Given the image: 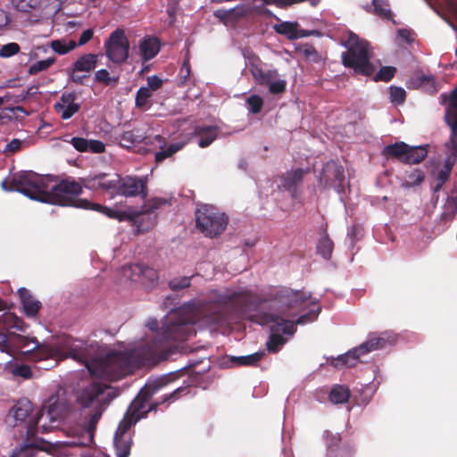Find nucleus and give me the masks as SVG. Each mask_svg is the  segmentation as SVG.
I'll return each instance as SVG.
<instances>
[{"instance_id":"1","label":"nucleus","mask_w":457,"mask_h":457,"mask_svg":"<svg viewBox=\"0 0 457 457\" xmlns=\"http://www.w3.org/2000/svg\"><path fill=\"white\" fill-rule=\"evenodd\" d=\"M311 294L303 290H293L288 287L270 291L263 297L250 290H240L232 293L216 294L204 307L205 317L214 325H224L235 322L255 311L262 303H270L274 312H264L259 316V323L268 325L274 323L281 327L285 335L293 336L296 332V325H305L317 320L321 307L299 315L306 307Z\"/></svg>"},{"instance_id":"2","label":"nucleus","mask_w":457,"mask_h":457,"mask_svg":"<svg viewBox=\"0 0 457 457\" xmlns=\"http://www.w3.org/2000/svg\"><path fill=\"white\" fill-rule=\"evenodd\" d=\"M195 335L194 324L186 317L175 313L163 322L161 334L151 345L130 352H112L102 359L86 363L92 376L108 381H117L129 374L133 368L152 366L166 360L169 343L186 341Z\"/></svg>"},{"instance_id":"3","label":"nucleus","mask_w":457,"mask_h":457,"mask_svg":"<svg viewBox=\"0 0 457 457\" xmlns=\"http://www.w3.org/2000/svg\"><path fill=\"white\" fill-rule=\"evenodd\" d=\"M52 182H56L54 176L23 170L4 179L2 182V187L5 191H17L32 200L45 204L90 209L119 221L131 219L127 212L114 210L100 204H93L86 199H75L76 196L82 194L83 187H85L80 180L78 182L74 179H65L54 185H51Z\"/></svg>"},{"instance_id":"4","label":"nucleus","mask_w":457,"mask_h":457,"mask_svg":"<svg viewBox=\"0 0 457 457\" xmlns=\"http://www.w3.org/2000/svg\"><path fill=\"white\" fill-rule=\"evenodd\" d=\"M82 185L89 190H101L108 195L111 199L117 195L129 197L140 196L146 198L148 195L147 179L137 176H120L118 174L111 177L109 174L100 172L94 176L80 178Z\"/></svg>"},{"instance_id":"5","label":"nucleus","mask_w":457,"mask_h":457,"mask_svg":"<svg viewBox=\"0 0 457 457\" xmlns=\"http://www.w3.org/2000/svg\"><path fill=\"white\" fill-rule=\"evenodd\" d=\"M72 403L64 394L51 395L37 413L36 421H29L27 428V444L32 448L44 449L46 442L37 437V432L47 433L59 427V424L71 411Z\"/></svg>"},{"instance_id":"6","label":"nucleus","mask_w":457,"mask_h":457,"mask_svg":"<svg viewBox=\"0 0 457 457\" xmlns=\"http://www.w3.org/2000/svg\"><path fill=\"white\" fill-rule=\"evenodd\" d=\"M170 382V379L169 377L163 376L146 383L136 399L131 403L126 415L118 426L115 436H129L127 432L130 427L142 417V414L145 412V404L150 401L155 393H157L163 386H167ZM185 391H187V387H179L175 389L172 393L165 395L162 397L161 403H163L169 400L178 399V395ZM159 404L160 403H151L146 412L150 411H155Z\"/></svg>"},{"instance_id":"7","label":"nucleus","mask_w":457,"mask_h":457,"mask_svg":"<svg viewBox=\"0 0 457 457\" xmlns=\"http://www.w3.org/2000/svg\"><path fill=\"white\" fill-rule=\"evenodd\" d=\"M344 46L346 51L341 54L343 65L353 70L356 75L373 76L377 66L370 61L372 53L369 42L351 33Z\"/></svg>"},{"instance_id":"8","label":"nucleus","mask_w":457,"mask_h":457,"mask_svg":"<svg viewBox=\"0 0 457 457\" xmlns=\"http://www.w3.org/2000/svg\"><path fill=\"white\" fill-rule=\"evenodd\" d=\"M35 343V348L37 349V354L42 359L62 356L71 357L81 363L88 362L87 360V344L86 342L71 337V336L60 337L53 345H41L37 341ZM33 350V348H32ZM29 351H31L29 349Z\"/></svg>"},{"instance_id":"9","label":"nucleus","mask_w":457,"mask_h":457,"mask_svg":"<svg viewBox=\"0 0 457 457\" xmlns=\"http://www.w3.org/2000/svg\"><path fill=\"white\" fill-rule=\"evenodd\" d=\"M196 228L205 236L215 237L226 229L228 218L216 207L204 204L195 211Z\"/></svg>"},{"instance_id":"10","label":"nucleus","mask_w":457,"mask_h":457,"mask_svg":"<svg viewBox=\"0 0 457 457\" xmlns=\"http://www.w3.org/2000/svg\"><path fill=\"white\" fill-rule=\"evenodd\" d=\"M382 154L386 160H397L404 164L420 163L428 156V149L425 146H411L400 141L384 147Z\"/></svg>"},{"instance_id":"11","label":"nucleus","mask_w":457,"mask_h":457,"mask_svg":"<svg viewBox=\"0 0 457 457\" xmlns=\"http://www.w3.org/2000/svg\"><path fill=\"white\" fill-rule=\"evenodd\" d=\"M105 55L115 64L124 63L129 56V42L122 29L113 30L104 44Z\"/></svg>"},{"instance_id":"12","label":"nucleus","mask_w":457,"mask_h":457,"mask_svg":"<svg viewBox=\"0 0 457 457\" xmlns=\"http://www.w3.org/2000/svg\"><path fill=\"white\" fill-rule=\"evenodd\" d=\"M387 340L382 337H371L360 346L348 351L346 353L339 355L332 361V364L337 368L353 367L358 362L361 355L370 352L386 347Z\"/></svg>"},{"instance_id":"13","label":"nucleus","mask_w":457,"mask_h":457,"mask_svg":"<svg viewBox=\"0 0 457 457\" xmlns=\"http://www.w3.org/2000/svg\"><path fill=\"white\" fill-rule=\"evenodd\" d=\"M445 122L451 129L449 141L445 146L453 153L457 152V88L453 89L450 95L449 105L445 112Z\"/></svg>"},{"instance_id":"14","label":"nucleus","mask_w":457,"mask_h":457,"mask_svg":"<svg viewBox=\"0 0 457 457\" xmlns=\"http://www.w3.org/2000/svg\"><path fill=\"white\" fill-rule=\"evenodd\" d=\"M320 180L326 186L334 187L337 192H342L345 181L344 168L334 161L328 162L322 169Z\"/></svg>"},{"instance_id":"15","label":"nucleus","mask_w":457,"mask_h":457,"mask_svg":"<svg viewBox=\"0 0 457 457\" xmlns=\"http://www.w3.org/2000/svg\"><path fill=\"white\" fill-rule=\"evenodd\" d=\"M75 93H63L60 101L54 105V111L60 114L62 120H68L77 113L80 109V104L75 102Z\"/></svg>"},{"instance_id":"16","label":"nucleus","mask_w":457,"mask_h":457,"mask_svg":"<svg viewBox=\"0 0 457 457\" xmlns=\"http://www.w3.org/2000/svg\"><path fill=\"white\" fill-rule=\"evenodd\" d=\"M106 388L108 386L102 383L93 382L81 390L78 396V401L82 407L87 408L104 394Z\"/></svg>"},{"instance_id":"17","label":"nucleus","mask_w":457,"mask_h":457,"mask_svg":"<svg viewBox=\"0 0 457 457\" xmlns=\"http://www.w3.org/2000/svg\"><path fill=\"white\" fill-rule=\"evenodd\" d=\"M18 295L25 314L29 318H35L42 307L41 302L36 299L25 287H21L18 290Z\"/></svg>"},{"instance_id":"18","label":"nucleus","mask_w":457,"mask_h":457,"mask_svg":"<svg viewBox=\"0 0 457 457\" xmlns=\"http://www.w3.org/2000/svg\"><path fill=\"white\" fill-rule=\"evenodd\" d=\"M23 320L12 312H6L0 315V333L9 336H21L11 330L14 328L19 331H23Z\"/></svg>"},{"instance_id":"19","label":"nucleus","mask_w":457,"mask_h":457,"mask_svg":"<svg viewBox=\"0 0 457 457\" xmlns=\"http://www.w3.org/2000/svg\"><path fill=\"white\" fill-rule=\"evenodd\" d=\"M32 411L33 405L29 400H21L12 407L11 411L12 412L16 422H26L27 429L30 420L33 422L37 420V417H30Z\"/></svg>"},{"instance_id":"20","label":"nucleus","mask_w":457,"mask_h":457,"mask_svg":"<svg viewBox=\"0 0 457 457\" xmlns=\"http://www.w3.org/2000/svg\"><path fill=\"white\" fill-rule=\"evenodd\" d=\"M138 47L143 61L147 62L158 54L161 44L154 37H145L140 41Z\"/></svg>"},{"instance_id":"21","label":"nucleus","mask_w":457,"mask_h":457,"mask_svg":"<svg viewBox=\"0 0 457 457\" xmlns=\"http://www.w3.org/2000/svg\"><path fill=\"white\" fill-rule=\"evenodd\" d=\"M308 172V169L301 168L286 172L281 179L283 187L287 191L295 192L297 187L302 184L304 175Z\"/></svg>"},{"instance_id":"22","label":"nucleus","mask_w":457,"mask_h":457,"mask_svg":"<svg viewBox=\"0 0 457 457\" xmlns=\"http://www.w3.org/2000/svg\"><path fill=\"white\" fill-rule=\"evenodd\" d=\"M219 129L216 126H196L194 135L199 137L198 145L202 148L209 146L218 137Z\"/></svg>"},{"instance_id":"23","label":"nucleus","mask_w":457,"mask_h":457,"mask_svg":"<svg viewBox=\"0 0 457 457\" xmlns=\"http://www.w3.org/2000/svg\"><path fill=\"white\" fill-rule=\"evenodd\" d=\"M121 145L126 147H130L133 145L145 143L148 144V137L145 132L141 129H133L123 132L120 137Z\"/></svg>"},{"instance_id":"24","label":"nucleus","mask_w":457,"mask_h":457,"mask_svg":"<svg viewBox=\"0 0 457 457\" xmlns=\"http://www.w3.org/2000/svg\"><path fill=\"white\" fill-rule=\"evenodd\" d=\"M97 62V54H85L73 62L71 70L73 71H84L90 73L96 67Z\"/></svg>"},{"instance_id":"25","label":"nucleus","mask_w":457,"mask_h":457,"mask_svg":"<svg viewBox=\"0 0 457 457\" xmlns=\"http://www.w3.org/2000/svg\"><path fill=\"white\" fill-rule=\"evenodd\" d=\"M250 71L255 82L262 86L268 85L278 77V71L276 70L263 71L256 64H251Z\"/></svg>"},{"instance_id":"26","label":"nucleus","mask_w":457,"mask_h":457,"mask_svg":"<svg viewBox=\"0 0 457 457\" xmlns=\"http://www.w3.org/2000/svg\"><path fill=\"white\" fill-rule=\"evenodd\" d=\"M297 28V22L283 21L276 24L274 26V30L278 34L284 35L288 39L294 40L304 36L303 34L299 33Z\"/></svg>"},{"instance_id":"27","label":"nucleus","mask_w":457,"mask_h":457,"mask_svg":"<svg viewBox=\"0 0 457 457\" xmlns=\"http://www.w3.org/2000/svg\"><path fill=\"white\" fill-rule=\"evenodd\" d=\"M271 324V330L273 333L270 336L269 340L266 343V346L270 352L277 353L279 348L286 344L287 339L278 333L279 330H281V327L278 330H277L278 326H276L274 323Z\"/></svg>"},{"instance_id":"28","label":"nucleus","mask_w":457,"mask_h":457,"mask_svg":"<svg viewBox=\"0 0 457 457\" xmlns=\"http://www.w3.org/2000/svg\"><path fill=\"white\" fill-rule=\"evenodd\" d=\"M132 439L130 436H114V446L118 457H129L130 454Z\"/></svg>"},{"instance_id":"29","label":"nucleus","mask_w":457,"mask_h":457,"mask_svg":"<svg viewBox=\"0 0 457 457\" xmlns=\"http://www.w3.org/2000/svg\"><path fill=\"white\" fill-rule=\"evenodd\" d=\"M264 355L265 353L261 351L245 356H233L231 361L237 366H256Z\"/></svg>"},{"instance_id":"30","label":"nucleus","mask_w":457,"mask_h":457,"mask_svg":"<svg viewBox=\"0 0 457 457\" xmlns=\"http://www.w3.org/2000/svg\"><path fill=\"white\" fill-rule=\"evenodd\" d=\"M350 390L348 387L337 385L329 393V400L334 403H345L349 400Z\"/></svg>"},{"instance_id":"31","label":"nucleus","mask_w":457,"mask_h":457,"mask_svg":"<svg viewBox=\"0 0 457 457\" xmlns=\"http://www.w3.org/2000/svg\"><path fill=\"white\" fill-rule=\"evenodd\" d=\"M144 272V265L134 263L123 267V273L131 281L141 282L142 274Z\"/></svg>"},{"instance_id":"32","label":"nucleus","mask_w":457,"mask_h":457,"mask_svg":"<svg viewBox=\"0 0 457 457\" xmlns=\"http://www.w3.org/2000/svg\"><path fill=\"white\" fill-rule=\"evenodd\" d=\"M334 244L328 235L322 237L317 244V252L326 260L330 259Z\"/></svg>"},{"instance_id":"33","label":"nucleus","mask_w":457,"mask_h":457,"mask_svg":"<svg viewBox=\"0 0 457 457\" xmlns=\"http://www.w3.org/2000/svg\"><path fill=\"white\" fill-rule=\"evenodd\" d=\"M374 7V13L383 19L392 20L393 14L391 10L388 8L389 4L387 0H372Z\"/></svg>"},{"instance_id":"34","label":"nucleus","mask_w":457,"mask_h":457,"mask_svg":"<svg viewBox=\"0 0 457 457\" xmlns=\"http://www.w3.org/2000/svg\"><path fill=\"white\" fill-rule=\"evenodd\" d=\"M166 203V200L162 198H153L146 201L145 204L142 206V210L138 214V218L144 215L154 214L155 211Z\"/></svg>"},{"instance_id":"35","label":"nucleus","mask_w":457,"mask_h":457,"mask_svg":"<svg viewBox=\"0 0 457 457\" xmlns=\"http://www.w3.org/2000/svg\"><path fill=\"white\" fill-rule=\"evenodd\" d=\"M408 179L403 182L402 187L404 188H410L420 185L424 179L425 174L420 169H414L407 176Z\"/></svg>"},{"instance_id":"36","label":"nucleus","mask_w":457,"mask_h":457,"mask_svg":"<svg viewBox=\"0 0 457 457\" xmlns=\"http://www.w3.org/2000/svg\"><path fill=\"white\" fill-rule=\"evenodd\" d=\"M77 44L74 40H70L68 44H66L63 40H53L51 42V48L54 52L58 54H66L71 50L75 49Z\"/></svg>"},{"instance_id":"37","label":"nucleus","mask_w":457,"mask_h":457,"mask_svg":"<svg viewBox=\"0 0 457 457\" xmlns=\"http://www.w3.org/2000/svg\"><path fill=\"white\" fill-rule=\"evenodd\" d=\"M183 147L182 144H171L168 147L162 148L160 151L155 153L154 160L156 162H162L166 158L172 156L178 151Z\"/></svg>"},{"instance_id":"38","label":"nucleus","mask_w":457,"mask_h":457,"mask_svg":"<svg viewBox=\"0 0 457 457\" xmlns=\"http://www.w3.org/2000/svg\"><path fill=\"white\" fill-rule=\"evenodd\" d=\"M243 15L244 12L242 8H233L228 10L219 9L214 12V16L223 21L229 19H237Z\"/></svg>"},{"instance_id":"39","label":"nucleus","mask_w":457,"mask_h":457,"mask_svg":"<svg viewBox=\"0 0 457 457\" xmlns=\"http://www.w3.org/2000/svg\"><path fill=\"white\" fill-rule=\"evenodd\" d=\"M56 62V58L52 56L48 57L47 59L38 61L29 68V74L30 75H36L40 71H46L48 68H50L54 62Z\"/></svg>"},{"instance_id":"40","label":"nucleus","mask_w":457,"mask_h":457,"mask_svg":"<svg viewBox=\"0 0 457 457\" xmlns=\"http://www.w3.org/2000/svg\"><path fill=\"white\" fill-rule=\"evenodd\" d=\"M95 80L98 83H102L105 86L116 85L119 81V77H111L110 73L105 69H101L96 71Z\"/></svg>"},{"instance_id":"41","label":"nucleus","mask_w":457,"mask_h":457,"mask_svg":"<svg viewBox=\"0 0 457 457\" xmlns=\"http://www.w3.org/2000/svg\"><path fill=\"white\" fill-rule=\"evenodd\" d=\"M152 96L151 90L146 87H141L136 93L135 104L137 108H143Z\"/></svg>"},{"instance_id":"42","label":"nucleus","mask_w":457,"mask_h":457,"mask_svg":"<svg viewBox=\"0 0 457 457\" xmlns=\"http://www.w3.org/2000/svg\"><path fill=\"white\" fill-rule=\"evenodd\" d=\"M395 72H396V69L395 67L383 66L380 68V70L377 73L373 74V75H375L374 80L387 82L394 78Z\"/></svg>"},{"instance_id":"43","label":"nucleus","mask_w":457,"mask_h":457,"mask_svg":"<svg viewBox=\"0 0 457 457\" xmlns=\"http://www.w3.org/2000/svg\"><path fill=\"white\" fill-rule=\"evenodd\" d=\"M193 276H185L181 278H175L170 280L169 287L172 291H179L185 288H187L191 285V278Z\"/></svg>"},{"instance_id":"44","label":"nucleus","mask_w":457,"mask_h":457,"mask_svg":"<svg viewBox=\"0 0 457 457\" xmlns=\"http://www.w3.org/2000/svg\"><path fill=\"white\" fill-rule=\"evenodd\" d=\"M390 100L396 105L403 104L406 98V92L403 87L392 86L389 88Z\"/></svg>"},{"instance_id":"45","label":"nucleus","mask_w":457,"mask_h":457,"mask_svg":"<svg viewBox=\"0 0 457 457\" xmlns=\"http://www.w3.org/2000/svg\"><path fill=\"white\" fill-rule=\"evenodd\" d=\"M15 8L22 12H29L35 9L39 4V0H12Z\"/></svg>"},{"instance_id":"46","label":"nucleus","mask_w":457,"mask_h":457,"mask_svg":"<svg viewBox=\"0 0 457 457\" xmlns=\"http://www.w3.org/2000/svg\"><path fill=\"white\" fill-rule=\"evenodd\" d=\"M246 103L249 106V112L257 114L259 113L263 106V100L257 95H252L246 99Z\"/></svg>"},{"instance_id":"47","label":"nucleus","mask_w":457,"mask_h":457,"mask_svg":"<svg viewBox=\"0 0 457 457\" xmlns=\"http://www.w3.org/2000/svg\"><path fill=\"white\" fill-rule=\"evenodd\" d=\"M21 50L19 44L15 42L8 43L4 45L0 48V57L9 58L17 54Z\"/></svg>"},{"instance_id":"48","label":"nucleus","mask_w":457,"mask_h":457,"mask_svg":"<svg viewBox=\"0 0 457 457\" xmlns=\"http://www.w3.org/2000/svg\"><path fill=\"white\" fill-rule=\"evenodd\" d=\"M12 373L14 376L21 377L23 378L29 379L32 377V370L31 368L29 365L26 364H19L16 365L12 370Z\"/></svg>"},{"instance_id":"49","label":"nucleus","mask_w":457,"mask_h":457,"mask_svg":"<svg viewBox=\"0 0 457 457\" xmlns=\"http://www.w3.org/2000/svg\"><path fill=\"white\" fill-rule=\"evenodd\" d=\"M269 91L273 95L281 94L286 91L287 82L284 79L271 80L269 84Z\"/></svg>"},{"instance_id":"50","label":"nucleus","mask_w":457,"mask_h":457,"mask_svg":"<svg viewBox=\"0 0 457 457\" xmlns=\"http://www.w3.org/2000/svg\"><path fill=\"white\" fill-rule=\"evenodd\" d=\"M71 144L79 152H87L88 139L79 137H74L71 139Z\"/></svg>"},{"instance_id":"51","label":"nucleus","mask_w":457,"mask_h":457,"mask_svg":"<svg viewBox=\"0 0 457 457\" xmlns=\"http://www.w3.org/2000/svg\"><path fill=\"white\" fill-rule=\"evenodd\" d=\"M158 273L154 269L144 265V272L142 274L141 280L142 283H145L146 281L154 282L158 279Z\"/></svg>"},{"instance_id":"52","label":"nucleus","mask_w":457,"mask_h":457,"mask_svg":"<svg viewBox=\"0 0 457 457\" xmlns=\"http://www.w3.org/2000/svg\"><path fill=\"white\" fill-rule=\"evenodd\" d=\"M191 72L189 59H186L179 71L180 85H185L189 79Z\"/></svg>"},{"instance_id":"53","label":"nucleus","mask_w":457,"mask_h":457,"mask_svg":"<svg viewBox=\"0 0 457 457\" xmlns=\"http://www.w3.org/2000/svg\"><path fill=\"white\" fill-rule=\"evenodd\" d=\"M87 148V152L102 154L105 151V145L100 140L89 139Z\"/></svg>"},{"instance_id":"54","label":"nucleus","mask_w":457,"mask_h":457,"mask_svg":"<svg viewBox=\"0 0 457 457\" xmlns=\"http://www.w3.org/2000/svg\"><path fill=\"white\" fill-rule=\"evenodd\" d=\"M102 412L100 411H95L90 415L88 423H87V430L89 433L93 434L96 428L97 423L101 418Z\"/></svg>"},{"instance_id":"55","label":"nucleus","mask_w":457,"mask_h":457,"mask_svg":"<svg viewBox=\"0 0 457 457\" xmlns=\"http://www.w3.org/2000/svg\"><path fill=\"white\" fill-rule=\"evenodd\" d=\"M147 84H148V88L152 91H155V90H158L162 87V80L154 75V76H150L147 78Z\"/></svg>"},{"instance_id":"56","label":"nucleus","mask_w":457,"mask_h":457,"mask_svg":"<svg viewBox=\"0 0 457 457\" xmlns=\"http://www.w3.org/2000/svg\"><path fill=\"white\" fill-rule=\"evenodd\" d=\"M94 35V30L92 29H87L82 32L78 42H76L77 46H81L88 43Z\"/></svg>"},{"instance_id":"57","label":"nucleus","mask_w":457,"mask_h":457,"mask_svg":"<svg viewBox=\"0 0 457 457\" xmlns=\"http://www.w3.org/2000/svg\"><path fill=\"white\" fill-rule=\"evenodd\" d=\"M21 147V141L18 138L12 139L4 148V153H16L18 152Z\"/></svg>"},{"instance_id":"58","label":"nucleus","mask_w":457,"mask_h":457,"mask_svg":"<svg viewBox=\"0 0 457 457\" xmlns=\"http://www.w3.org/2000/svg\"><path fill=\"white\" fill-rule=\"evenodd\" d=\"M445 209L452 213H456L457 212V198L454 196H448L446 198V202H445Z\"/></svg>"},{"instance_id":"59","label":"nucleus","mask_w":457,"mask_h":457,"mask_svg":"<svg viewBox=\"0 0 457 457\" xmlns=\"http://www.w3.org/2000/svg\"><path fill=\"white\" fill-rule=\"evenodd\" d=\"M450 174V172L441 169L437 174L436 180L439 181L440 184H445L449 179Z\"/></svg>"},{"instance_id":"60","label":"nucleus","mask_w":457,"mask_h":457,"mask_svg":"<svg viewBox=\"0 0 457 457\" xmlns=\"http://www.w3.org/2000/svg\"><path fill=\"white\" fill-rule=\"evenodd\" d=\"M453 163H454V158L452 156H448L445 161L442 170L451 173L452 170H453Z\"/></svg>"},{"instance_id":"61","label":"nucleus","mask_w":457,"mask_h":457,"mask_svg":"<svg viewBox=\"0 0 457 457\" xmlns=\"http://www.w3.org/2000/svg\"><path fill=\"white\" fill-rule=\"evenodd\" d=\"M146 327L151 330V331H157L158 328H159V322L156 319H150L148 320L147 323H146Z\"/></svg>"},{"instance_id":"62","label":"nucleus","mask_w":457,"mask_h":457,"mask_svg":"<svg viewBox=\"0 0 457 457\" xmlns=\"http://www.w3.org/2000/svg\"><path fill=\"white\" fill-rule=\"evenodd\" d=\"M71 81L76 84H82L83 79L86 78L87 76H80V75L77 74L78 71H73L72 70H71Z\"/></svg>"},{"instance_id":"63","label":"nucleus","mask_w":457,"mask_h":457,"mask_svg":"<svg viewBox=\"0 0 457 457\" xmlns=\"http://www.w3.org/2000/svg\"><path fill=\"white\" fill-rule=\"evenodd\" d=\"M398 35L401 38L404 39L407 42H410L411 40V32L408 29H400L398 31Z\"/></svg>"},{"instance_id":"64","label":"nucleus","mask_w":457,"mask_h":457,"mask_svg":"<svg viewBox=\"0 0 457 457\" xmlns=\"http://www.w3.org/2000/svg\"><path fill=\"white\" fill-rule=\"evenodd\" d=\"M12 457H32V456L27 455V452L22 450L17 453H13L12 455Z\"/></svg>"}]
</instances>
